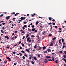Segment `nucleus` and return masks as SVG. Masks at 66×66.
Returning <instances> with one entry per match:
<instances>
[{"mask_svg":"<svg viewBox=\"0 0 66 66\" xmlns=\"http://www.w3.org/2000/svg\"><path fill=\"white\" fill-rule=\"evenodd\" d=\"M44 62L45 63H47L48 62V60H47V59H44Z\"/></svg>","mask_w":66,"mask_h":66,"instance_id":"1","label":"nucleus"},{"mask_svg":"<svg viewBox=\"0 0 66 66\" xmlns=\"http://www.w3.org/2000/svg\"><path fill=\"white\" fill-rule=\"evenodd\" d=\"M20 19L21 20H24L25 19V17H21L20 18Z\"/></svg>","mask_w":66,"mask_h":66,"instance_id":"2","label":"nucleus"},{"mask_svg":"<svg viewBox=\"0 0 66 66\" xmlns=\"http://www.w3.org/2000/svg\"><path fill=\"white\" fill-rule=\"evenodd\" d=\"M32 55H29V56H30V57H29V59L30 60H31L32 59Z\"/></svg>","mask_w":66,"mask_h":66,"instance_id":"3","label":"nucleus"},{"mask_svg":"<svg viewBox=\"0 0 66 66\" xmlns=\"http://www.w3.org/2000/svg\"><path fill=\"white\" fill-rule=\"evenodd\" d=\"M11 17V16H8L6 17V19H9V18Z\"/></svg>","mask_w":66,"mask_h":66,"instance_id":"4","label":"nucleus"},{"mask_svg":"<svg viewBox=\"0 0 66 66\" xmlns=\"http://www.w3.org/2000/svg\"><path fill=\"white\" fill-rule=\"evenodd\" d=\"M59 43L60 44H61V39H60V40H59Z\"/></svg>","mask_w":66,"mask_h":66,"instance_id":"5","label":"nucleus"},{"mask_svg":"<svg viewBox=\"0 0 66 66\" xmlns=\"http://www.w3.org/2000/svg\"><path fill=\"white\" fill-rule=\"evenodd\" d=\"M62 60H64L65 62H66V59H65L64 58H63L62 59Z\"/></svg>","mask_w":66,"mask_h":66,"instance_id":"6","label":"nucleus"},{"mask_svg":"<svg viewBox=\"0 0 66 66\" xmlns=\"http://www.w3.org/2000/svg\"><path fill=\"white\" fill-rule=\"evenodd\" d=\"M47 51H48V52H51V50L50 49L48 48V49L47 50Z\"/></svg>","mask_w":66,"mask_h":66,"instance_id":"7","label":"nucleus"},{"mask_svg":"<svg viewBox=\"0 0 66 66\" xmlns=\"http://www.w3.org/2000/svg\"><path fill=\"white\" fill-rule=\"evenodd\" d=\"M5 38H7V39H9V38L8 36H5Z\"/></svg>","mask_w":66,"mask_h":66,"instance_id":"8","label":"nucleus"},{"mask_svg":"<svg viewBox=\"0 0 66 66\" xmlns=\"http://www.w3.org/2000/svg\"><path fill=\"white\" fill-rule=\"evenodd\" d=\"M38 50H42L43 48L42 47H40L39 48Z\"/></svg>","mask_w":66,"mask_h":66,"instance_id":"9","label":"nucleus"},{"mask_svg":"<svg viewBox=\"0 0 66 66\" xmlns=\"http://www.w3.org/2000/svg\"><path fill=\"white\" fill-rule=\"evenodd\" d=\"M33 59L35 60H37V58L35 57H34Z\"/></svg>","mask_w":66,"mask_h":66,"instance_id":"10","label":"nucleus"},{"mask_svg":"<svg viewBox=\"0 0 66 66\" xmlns=\"http://www.w3.org/2000/svg\"><path fill=\"white\" fill-rule=\"evenodd\" d=\"M28 31H30V32H31L32 31V29L28 28Z\"/></svg>","mask_w":66,"mask_h":66,"instance_id":"11","label":"nucleus"},{"mask_svg":"<svg viewBox=\"0 0 66 66\" xmlns=\"http://www.w3.org/2000/svg\"><path fill=\"white\" fill-rule=\"evenodd\" d=\"M7 59L9 60L10 61H11V60L10 59V58H9V57H7Z\"/></svg>","mask_w":66,"mask_h":66,"instance_id":"12","label":"nucleus"},{"mask_svg":"<svg viewBox=\"0 0 66 66\" xmlns=\"http://www.w3.org/2000/svg\"><path fill=\"white\" fill-rule=\"evenodd\" d=\"M29 36V35L28 34L26 36V38H28Z\"/></svg>","mask_w":66,"mask_h":66,"instance_id":"13","label":"nucleus"},{"mask_svg":"<svg viewBox=\"0 0 66 66\" xmlns=\"http://www.w3.org/2000/svg\"><path fill=\"white\" fill-rule=\"evenodd\" d=\"M30 39V37H29L27 39V42L29 41V39Z\"/></svg>","mask_w":66,"mask_h":66,"instance_id":"14","label":"nucleus"},{"mask_svg":"<svg viewBox=\"0 0 66 66\" xmlns=\"http://www.w3.org/2000/svg\"><path fill=\"white\" fill-rule=\"evenodd\" d=\"M35 15V13H34L33 14H32L31 15V16H32V17H33Z\"/></svg>","mask_w":66,"mask_h":66,"instance_id":"15","label":"nucleus"},{"mask_svg":"<svg viewBox=\"0 0 66 66\" xmlns=\"http://www.w3.org/2000/svg\"><path fill=\"white\" fill-rule=\"evenodd\" d=\"M31 37H32V38H33V37H35V36L33 35H32L31 36Z\"/></svg>","mask_w":66,"mask_h":66,"instance_id":"16","label":"nucleus"},{"mask_svg":"<svg viewBox=\"0 0 66 66\" xmlns=\"http://www.w3.org/2000/svg\"><path fill=\"white\" fill-rule=\"evenodd\" d=\"M48 18L49 19V20H51L52 19V18L50 17H49Z\"/></svg>","mask_w":66,"mask_h":66,"instance_id":"17","label":"nucleus"},{"mask_svg":"<svg viewBox=\"0 0 66 66\" xmlns=\"http://www.w3.org/2000/svg\"><path fill=\"white\" fill-rule=\"evenodd\" d=\"M42 49H43V50L44 49H46V47L45 46L43 47H42Z\"/></svg>","mask_w":66,"mask_h":66,"instance_id":"18","label":"nucleus"},{"mask_svg":"<svg viewBox=\"0 0 66 66\" xmlns=\"http://www.w3.org/2000/svg\"><path fill=\"white\" fill-rule=\"evenodd\" d=\"M62 40V43H63V42H64V39L62 38L61 39Z\"/></svg>","mask_w":66,"mask_h":66,"instance_id":"19","label":"nucleus"},{"mask_svg":"<svg viewBox=\"0 0 66 66\" xmlns=\"http://www.w3.org/2000/svg\"><path fill=\"white\" fill-rule=\"evenodd\" d=\"M38 23H39V22L38 21H37L36 23V24L37 25Z\"/></svg>","mask_w":66,"mask_h":66,"instance_id":"20","label":"nucleus"},{"mask_svg":"<svg viewBox=\"0 0 66 66\" xmlns=\"http://www.w3.org/2000/svg\"><path fill=\"white\" fill-rule=\"evenodd\" d=\"M15 14V12H13L11 13V14L12 15H13V14Z\"/></svg>","mask_w":66,"mask_h":66,"instance_id":"21","label":"nucleus"},{"mask_svg":"<svg viewBox=\"0 0 66 66\" xmlns=\"http://www.w3.org/2000/svg\"><path fill=\"white\" fill-rule=\"evenodd\" d=\"M26 50L27 51V52H29V53H30V51L28 50V49H26Z\"/></svg>","mask_w":66,"mask_h":66,"instance_id":"22","label":"nucleus"},{"mask_svg":"<svg viewBox=\"0 0 66 66\" xmlns=\"http://www.w3.org/2000/svg\"><path fill=\"white\" fill-rule=\"evenodd\" d=\"M21 44L22 46V47H24V44H23V43H22Z\"/></svg>","mask_w":66,"mask_h":66,"instance_id":"23","label":"nucleus"},{"mask_svg":"<svg viewBox=\"0 0 66 66\" xmlns=\"http://www.w3.org/2000/svg\"><path fill=\"white\" fill-rule=\"evenodd\" d=\"M36 47H37V46L36 45H35L34 46V48H36Z\"/></svg>","mask_w":66,"mask_h":66,"instance_id":"24","label":"nucleus"},{"mask_svg":"<svg viewBox=\"0 0 66 66\" xmlns=\"http://www.w3.org/2000/svg\"><path fill=\"white\" fill-rule=\"evenodd\" d=\"M47 52V51H44V53H46Z\"/></svg>","mask_w":66,"mask_h":66,"instance_id":"25","label":"nucleus"},{"mask_svg":"<svg viewBox=\"0 0 66 66\" xmlns=\"http://www.w3.org/2000/svg\"><path fill=\"white\" fill-rule=\"evenodd\" d=\"M31 62L32 63V64H34V62H33V61H31Z\"/></svg>","mask_w":66,"mask_h":66,"instance_id":"26","label":"nucleus"},{"mask_svg":"<svg viewBox=\"0 0 66 66\" xmlns=\"http://www.w3.org/2000/svg\"><path fill=\"white\" fill-rule=\"evenodd\" d=\"M53 40H55L56 39V37H54V38H53Z\"/></svg>","mask_w":66,"mask_h":66,"instance_id":"27","label":"nucleus"},{"mask_svg":"<svg viewBox=\"0 0 66 66\" xmlns=\"http://www.w3.org/2000/svg\"><path fill=\"white\" fill-rule=\"evenodd\" d=\"M21 52H22V53H25V52L23 50H22L21 51Z\"/></svg>","mask_w":66,"mask_h":66,"instance_id":"28","label":"nucleus"},{"mask_svg":"<svg viewBox=\"0 0 66 66\" xmlns=\"http://www.w3.org/2000/svg\"><path fill=\"white\" fill-rule=\"evenodd\" d=\"M45 33H46V32H45L44 31L43 32H42V34H43V35H44V34H45Z\"/></svg>","mask_w":66,"mask_h":66,"instance_id":"29","label":"nucleus"},{"mask_svg":"<svg viewBox=\"0 0 66 66\" xmlns=\"http://www.w3.org/2000/svg\"><path fill=\"white\" fill-rule=\"evenodd\" d=\"M50 46H53V44L52 43H51L50 44Z\"/></svg>","mask_w":66,"mask_h":66,"instance_id":"30","label":"nucleus"},{"mask_svg":"<svg viewBox=\"0 0 66 66\" xmlns=\"http://www.w3.org/2000/svg\"><path fill=\"white\" fill-rule=\"evenodd\" d=\"M63 57L64 58H66V55H63Z\"/></svg>","mask_w":66,"mask_h":66,"instance_id":"31","label":"nucleus"},{"mask_svg":"<svg viewBox=\"0 0 66 66\" xmlns=\"http://www.w3.org/2000/svg\"><path fill=\"white\" fill-rule=\"evenodd\" d=\"M65 45H63V46H62V48L64 49V48H65Z\"/></svg>","mask_w":66,"mask_h":66,"instance_id":"32","label":"nucleus"},{"mask_svg":"<svg viewBox=\"0 0 66 66\" xmlns=\"http://www.w3.org/2000/svg\"><path fill=\"white\" fill-rule=\"evenodd\" d=\"M19 54H20V55H21V56H22V54L21 53H19Z\"/></svg>","mask_w":66,"mask_h":66,"instance_id":"33","label":"nucleus"},{"mask_svg":"<svg viewBox=\"0 0 66 66\" xmlns=\"http://www.w3.org/2000/svg\"><path fill=\"white\" fill-rule=\"evenodd\" d=\"M23 23H24V24H26V23H27V22L26 21H24L23 22Z\"/></svg>","mask_w":66,"mask_h":66,"instance_id":"34","label":"nucleus"},{"mask_svg":"<svg viewBox=\"0 0 66 66\" xmlns=\"http://www.w3.org/2000/svg\"><path fill=\"white\" fill-rule=\"evenodd\" d=\"M48 61H52V59H48Z\"/></svg>","mask_w":66,"mask_h":66,"instance_id":"35","label":"nucleus"},{"mask_svg":"<svg viewBox=\"0 0 66 66\" xmlns=\"http://www.w3.org/2000/svg\"><path fill=\"white\" fill-rule=\"evenodd\" d=\"M55 53H52V55H54V54H55Z\"/></svg>","mask_w":66,"mask_h":66,"instance_id":"36","label":"nucleus"},{"mask_svg":"<svg viewBox=\"0 0 66 66\" xmlns=\"http://www.w3.org/2000/svg\"><path fill=\"white\" fill-rule=\"evenodd\" d=\"M32 31H35V28H33L32 29Z\"/></svg>","mask_w":66,"mask_h":66,"instance_id":"37","label":"nucleus"},{"mask_svg":"<svg viewBox=\"0 0 66 66\" xmlns=\"http://www.w3.org/2000/svg\"><path fill=\"white\" fill-rule=\"evenodd\" d=\"M59 61H58V60H56V61H55V62L56 63H58Z\"/></svg>","mask_w":66,"mask_h":66,"instance_id":"38","label":"nucleus"},{"mask_svg":"<svg viewBox=\"0 0 66 66\" xmlns=\"http://www.w3.org/2000/svg\"><path fill=\"white\" fill-rule=\"evenodd\" d=\"M52 59L53 61H54V58L52 57Z\"/></svg>","mask_w":66,"mask_h":66,"instance_id":"39","label":"nucleus"},{"mask_svg":"<svg viewBox=\"0 0 66 66\" xmlns=\"http://www.w3.org/2000/svg\"><path fill=\"white\" fill-rule=\"evenodd\" d=\"M1 22L4 23V21H1L0 22V23H1Z\"/></svg>","mask_w":66,"mask_h":66,"instance_id":"40","label":"nucleus"},{"mask_svg":"<svg viewBox=\"0 0 66 66\" xmlns=\"http://www.w3.org/2000/svg\"><path fill=\"white\" fill-rule=\"evenodd\" d=\"M7 62V61H6L4 62V63H5V64H6V63Z\"/></svg>","mask_w":66,"mask_h":66,"instance_id":"41","label":"nucleus"},{"mask_svg":"<svg viewBox=\"0 0 66 66\" xmlns=\"http://www.w3.org/2000/svg\"><path fill=\"white\" fill-rule=\"evenodd\" d=\"M17 15H18V14H15L13 15V16H17Z\"/></svg>","mask_w":66,"mask_h":66,"instance_id":"42","label":"nucleus"},{"mask_svg":"<svg viewBox=\"0 0 66 66\" xmlns=\"http://www.w3.org/2000/svg\"><path fill=\"white\" fill-rule=\"evenodd\" d=\"M1 32H2V33H4V32L3 31V30H1Z\"/></svg>","mask_w":66,"mask_h":66,"instance_id":"43","label":"nucleus"},{"mask_svg":"<svg viewBox=\"0 0 66 66\" xmlns=\"http://www.w3.org/2000/svg\"><path fill=\"white\" fill-rule=\"evenodd\" d=\"M21 41H20L19 42V44H21Z\"/></svg>","mask_w":66,"mask_h":66,"instance_id":"44","label":"nucleus"},{"mask_svg":"<svg viewBox=\"0 0 66 66\" xmlns=\"http://www.w3.org/2000/svg\"><path fill=\"white\" fill-rule=\"evenodd\" d=\"M40 55L39 54H38V57H40Z\"/></svg>","mask_w":66,"mask_h":66,"instance_id":"45","label":"nucleus"},{"mask_svg":"<svg viewBox=\"0 0 66 66\" xmlns=\"http://www.w3.org/2000/svg\"><path fill=\"white\" fill-rule=\"evenodd\" d=\"M55 28H56V29H57V26H55Z\"/></svg>","mask_w":66,"mask_h":66,"instance_id":"46","label":"nucleus"},{"mask_svg":"<svg viewBox=\"0 0 66 66\" xmlns=\"http://www.w3.org/2000/svg\"><path fill=\"white\" fill-rule=\"evenodd\" d=\"M25 38V36H23V37L22 38V39H24Z\"/></svg>","mask_w":66,"mask_h":66,"instance_id":"47","label":"nucleus"},{"mask_svg":"<svg viewBox=\"0 0 66 66\" xmlns=\"http://www.w3.org/2000/svg\"><path fill=\"white\" fill-rule=\"evenodd\" d=\"M2 29L3 30H5V28L3 27H2Z\"/></svg>","mask_w":66,"mask_h":66,"instance_id":"48","label":"nucleus"},{"mask_svg":"<svg viewBox=\"0 0 66 66\" xmlns=\"http://www.w3.org/2000/svg\"><path fill=\"white\" fill-rule=\"evenodd\" d=\"M51 35H52V34H49V36H51Z\"/></svg>","mask_w":66,"mask_h":66,"instance_id":"49","label":"nucleus"},{"mask_svg":"<svg viewBox=\"0 0 66 66\" xmlns=\"http://www.w3.org/2000/svg\"><path fill=\"white\" fill-rule=\"evenodd\" d=\"M3 15V14H1V15H0V17H2Z\"/></svg>","mask_w":66,"mask_h":66,"instance_id":"50","label":"nucleus"},{"mask_svg":"<svg viewBox=\"0 0 66 66\" xmlns=\"http://www.w3.org/2000/svg\"><path fill=\"white\" fill-rule=\"evenodd\" d=\"M24 27L23 26L22 27V28L23 29V30H24V29H25V28H24Z\"/></svg>","mask_w":66,"mask_h":66,"instance_id":"51","label":"nucleus"},{"mask_svg":"<svg viewBox=\"0 0 66 66\" xmlns=\"http://www.w3.org/2000/svg\"><path fill=\"white\" fill-rule=\"evenodd\" d=\"M13 54H15V53H16V52H13Z\"/></svg>","mask_w":66,"mask_h":66,"instance_id":"52","label":"nucleus"},{"mask_svg":"<svg viewBox=\"0 0 66 66\" xmlns=\"http://www.w3.org/2000/svg\"><path fill=\"white\" fill-rule=\"evenodd\" d=\"M2 25H5V23H2Z\"/></svg>","mask_w":66,"mask_h":66,"instance_id":"53","label":"nucleus"},{"mask_svg":"<svg viewBox=\"0 0 66 66\" xmlns=\"http://www.w3.org/2000/svg\"><path fill=\"white\" fill-rule=\"evenodd\" d=\"M52 21L54 22V21H55V19H53V20H52Z\"/></svg>","mask_w":66,"mask_h":66,"instance_id":"54","label":"nucleus"},{"mask_svg":"<svg viewBox=\"0 0 66 66\" xmlns=\"http://www.w3.org/2000/svg\"><path fill=\"white\" fill-rule=\"evenodd\" d=\"M59 52L60 53H63V51H60Z\"/></svg>","mask_w":66,"mask_h":66,"instance_id":"55","label":"nucleus"},{"mask_svg":"<svg viewBox=\"0 0 66 66\" xmlns=\"http://www.w3.org/2000/svg\"><path fill=\"white\" fill-rule=\"evenodd\" d=\"M59 29L60 30H62V28H59Z\"/></svg>","mask_w":66,"mask_h":66,"instance_id":"56","label":"nucleus"},{"mask_svg":"<svg viewBox=\"0 0 66 66\" xmlns=\"http://www.w3.org/2000/svg\"><path fill=\"white\" fill-rule=\"evenodd\" d=\"M39 37V35H37L36 36V37L37 38Z\"/></svg>","mask_w":66,"mask_h":66,"instance_id":"57","label":"nucleus"},{"mask_svg":"<svg viewBox=\"0 0 66 66\" xmlns=\"http://www.w3.org/2000/svg\"><path fill=\"white\" fill-rule=\"evenodd\" d=\"M27 26L26 25H24L23 27H27Z\"/></svg>","mask_w":66,"mask_h":66,"instance_id":"58","label":"nucleus"},{"mask_svg":"<svg viewBox=\"0 0 66 66\" xmlns=\"http://www.w3.org/2000/svg\"><path fill=\"white\" fill-rule=\"evenodd\" d=\"M25 58H26V57H24V56H23V59H25Z\"/></svg>","mask_w":66,"mask_h":66,"instance_id":"59","label":"nucleus"},{"mask_svg":"<svg viewBox=\"0 0 66 66\" xmlns=\"http://www.w3.org/2000/svg\"><path fill=\"white\" fill-rule=\"evenodd\" d=\"M24 56H26V57H27V54H25L24 55Z\"/></svg>","mask_w":66,"mask_h":66,"instance_id":"60","label":"nucleus"},{"mask_svg":"<svg viewBox=\"0 0 66 66\" xmlns=\"http://www.w3.org/2000/svg\"><path fill=\"white\" fill-rule=\"evenodd\" d=\"M35 33H37V30H35Z\"/></svg>","mask_w":66,"mask_h":66,"instance_id":"61","label":"nucleus"},{"mask_svg":"<svg viewBox=\"0 0 66 66\" xmlns=\"http://www.w3.org/2000/svg\"><path fill=\"white\" fill-rule=\"evenodd\" d=\"M46 58H47V59H49V56H46Z\"/></svg>","mask_w":66,"mask_h":66,"instance_id":"62","label":"nucleus"},{"mask_svg":"<svg viewBox=\"0 0 66 66\" xmlns=\"http://www.w3.org/2000/svg\"><path fill=\"white\" fill-rule=\"evenodd\" d=\"M34 25H32V28H34Z\"/></svg>","mask_w":66,"mask_h":66,"instance_id":"63","label":"nucleus"},{"mask_svg":"<svg viewBox=\"0 0 66 66\" xmlns=\"http://www.w3.org/2000/svg\"><path fill=\"white\" fill-rule=\"evenodd\" d=\"M55 46H58V45H57V44H56L55 45Z\"/></svg>","mask_w":66,"mask_h":66,"instance_id":"64","label":"nucleus"}]
</instances>
